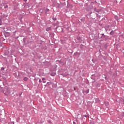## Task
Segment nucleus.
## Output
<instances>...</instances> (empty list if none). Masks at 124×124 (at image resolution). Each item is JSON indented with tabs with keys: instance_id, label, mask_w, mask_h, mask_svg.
<instances>
[{
	"instance_id": "obj_1",
	"label": "nucleus",
	"mask_w": 124,
	"mask_h": 124,
	"mask_svg": "<svg viewBox=\"0 0 124 124\" xmlns=\"http://www.w3.org/2000/svg\"><path fill=\"white\" fill-rule=\"evenodd\" d=\"M51 31V27H49L46 29V31Z\"/></svg>"
},
{
	"instance_id": "obj_2",
	"label": "nucleus",
	"mask_w": 124,
	"mask_h": 124,
	"mask_svg": "<svg viewBox=\"0 0 124 124\" xmlns=\"http://www.w3.org/2000/svg\"><path fill=\"white\" fill-rule=\"evenodd\" d=\"M105 104L106 105V106H108V105H109V103L108 102H105Z\"/></svg>"
},
{
	"instance_id": "obj_3",
	"label": "nucleus",
	"mask_w": 124,
	"mask_h": 124,
	"mask_svg": "<svg viewBox=\"0 0 124 124\" xmlns=\"http://www.w3.org/2000/svg\"><path fill=\"white\" fill-rule=\"evenodd\" d=\"M28 79H29V78L27 77H25V78H24V81H28Z\"/></svg>"
},
{
	"instance_id": "obj_4",
	"label": "nucleus",
	"mask_w": 124,
	"mask_h": 124,
	"mask_svg": "<svg viewBox=\"0 0 124 124\" xmlns=\"http://www.w3.org/2000/svg\"><path fill=\"white\" fill-rule=\"evenodd\" d=\"M110 34H111V35H113V34H114V31H111L110 32Z\"/></svg>"
},
{
	"instance_id": "obj_5",
	"label": "nucleus",
	"mask_w": 124,
	"mask_h": 124,
	"mask_svg": "<svg viewBox=\"0 0 124 124\" xmlns=\"http://www.w3.org/2000/svg\"><path fill=\"white\" fill-rule=\"evenodd\" d=\"M40 12L41 13H43V9H41L40 10Z\"/></svg>"
},
{
	"instance_id": "obj_6",
	"label": "nucleus",
	"mask_w": 124,
	"mask_h": 124,
	"mask_svg": "<svg viewBox=\"0 0 124 124\" xmlns=\"http://www.w3.org/2000/svg\"><path fill=\"white\" fill-rule=\"evenodd\" d=\"M89 92H90V90H87L86 91V93H89Z\"/></svg>"
},
{
	"instance_id": "obj_7",
	"label": "nucleus",
	"mask_w": 124,
	"mask_h": 124,
	"mask_svg": "<svg viewBox=\"0 0 124 124\" xmlns=\"http://www.w3.org/2000/svg\"><path fill=\"white\" fill-rule=\"evenodd\" d=\"M53 20H54V21H56V20H57V18L54 17L53 18Z\"/></svg>"
},
{
	"instance_id": "obj_8",
	"label": "nucleus",
	"mask_w": 124,
	"mask_h": 124,
	"mask_svg": "<svg viewBox=\"0 0 124 124\" xmlns=\"http://www.w3.org/2000/svg\"><path fill=\"white\" fill-rule=\"evenodd\" d=\"M1 70H4V67H2L1 68Z\"/></svg>"
},
{
	"instance_id": "obj_9",
	"label": "nucleus",
	"mask_w": 124,
	"mask_h": 124,
	"mask_svg": "<svg viewBox=\"0 0 124 124\" xmlns=\"http://www.w3.org/2000/svg\"><path fill=\"white\" fill-rule=\"evenodd\" d=\"M39 83H41L42 82V81L41 80V79H39Z\"/></svg>"
},
{
	"instance_id": "obj_10",
	"label": "nucleus",
	"mask_w": 124,
	"mask_h": 124,
	"mask_svg": "<svg viewBox=\"0 0 124 124\" xmlns=\"http://www.w3.org/2000/svg\"><path fill=\"white\" fill-rule=\"evenodd\" d=\"M44 80H45V78H42V80H43V81H44Z\"/></svg>"
},
{
	"instance_id": "obj_11",
	"label": "nucleus",
	"mask_w": 124,
	"mask_h": 124,
	"mask_svg": "<svg viewBox=\"0 0 124 124\" xmlns=\"http://www.w3.org/2000/svg\"><path fill=\"white\" fill-rule=\"evenodd\" d=\"M56 75V74H52L51 75L54 76V75Z\"/></svg>"
},
{
	"instance_id": "obj_12",
	"label": "nucleus",
	"mask_w": 124,
	"mask_h": 124,
	"mask_svg": "<svg viewBox=\"0 0 124 124\" xmlns=\"http://www.w3.org/2000/svg\"><path fill=\"white\" fill-rule=\"evenodd\" d=\"M5 95H8V94L6 93H4Z\"/></svg>"
},
{
	"instance_id": "obj_13",
	"label": "nucleus",
	"mask_w": 124,
	"mask_h": 124,
	"mask_svg": "<svg viewBox=\"0 0 124 124\" xmlns=\"http://www.w3.org/2000/svg\"><path fill=\"white\" fill-rule=\"evenodd\" d=\"M43 83H46V81H44V80H43Z\"/></svg>"
},
{
	"instance_id": "obj_14",
	"label": "nucleus",
	"mask_w": 124,
	"mask_h": 124,
	"mask_svg": "<svg viewBox=\"0 0 124 124\" xmlns=\"http://www.w3.org/2000/svg\"><path fill=\"white\" fill-rule=\"evenodd\" d=\"M97 101H99V100L98 99H96Z\"/></svg>"
},
{
	"instance_id": "obj_15",
	"label": "nucleus",
	"mask_w": 124,
	"mask_h": 124,
	"mask_svg": "<svg viewBox=\"0 0 124 124\" xmlns=\"http://www.w3.org/2000/svg\"><path fill=\"white\" fill-rule=\"evenodd\" d=\"M11 124H14V123H12V122H11Z\"/></svg>"
},
{
	"instance_id": "obj_16",
	"label": "nucleus",
	"mask_w": 124,
	"mask_h": 124,
	"mask_svg": "<svg viewBox=\"0 0 124 124\" xmlns=\"http://www.w3.org/2000/svg\"><path fill=\"white\" fill-rule=\"evenodd\" d=\"M6 7H7V6H6L5 7V8H6Z\"/></svg>"
},
{
	"instance_id": "obj_17",
	"label": "nucleus",
	"mask_w": 124,
	"mask_h": 124,
	"mask_svg": "<svg viewBox=\"0 0 124 124\" xmlns=\"http://www.w3.org/2000/svg\"><path fill=\"white\" fill-rule=\"evenodd\" d=\"M24 0V1H27V0Z\"/></svg>"
},
{
	"instance_id": "obj_18",
	"label": "nucleus",
	"mask_w": 124,
	"mask_h": 124,
	"mask_svg": "<svg viewBox=\"0 0 124 124\" xmlns=\"http://www.w3.org/2000/svg\"><path fill=\"white\" fill-rule=\"evenodd\" d=\"M74 90L75 91L76 90V89L74 88Z\"/></svg>"
}]
</instances>
